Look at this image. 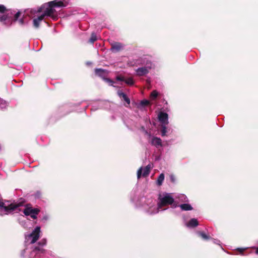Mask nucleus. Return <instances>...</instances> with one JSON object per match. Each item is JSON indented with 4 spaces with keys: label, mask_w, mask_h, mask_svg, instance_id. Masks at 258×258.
<instances>
[{
    "label": "nucleus",
    "mask_w": 258,
    "mask_h": 258,
    "mask_svg": "<svg viewBox=\"0 0 258 258\" xmlns=\"http://www.w3.org/2000/svg\"><path fill=\"white\" fill-rule=\"evenodd\" d=\"M158 95V92L156 90L153 91L150 94V97L152 99H155Z\"/></svg>",
    "instance_id": "nucleus-21"
},
{
    "label": "nucleus",
    "mask_w": 258,
    "mask_h": 258,
    "mask_svg": "<svg viewBox=\"0 0 258 258\" xmlns=\"http://www.w3.org/2000/svg\"><path fill=\"white\" fill-rule=\"evenodd\" d=\"M161 132L162 136H165L166 133V127L164 125H162V128L161 130Z\"/></svg>",
    "instance_id": "nucleus-24"
},
{
    "label": "nucleus",
    "mask_w": 258,
    "mask_h": 258,
    "mask_svg": "<svg viewBox=\"0 0 258 258\" xmlns=\"http://www.w3.org/2000/svg\"><path fill=\"white\" fill-rule=\"evenodd\" d=\"M118 95L119 97L122 98L128 105H130V99L124 93L122 92H118Z\"/></svg>",
    "instance_id": "nucleus-15"
},
{
    "label": "nucleus",
    "mask_w": 258,
    "mask_h": 258,
    "mask_svg": "<svg viewBox=\"0 0 258 258\" xmlns=\"http://www.w3.org/2000/svg\"><path fill=\"white\" fill-rule=\"evenodd\" d=\"M43 16H40L38 18H35L33 19V26L35 28H38L39 26V23L40 22L43 20Z\"/></svg>",
    "instance_id": "nucleus-13"
},
{
    "label": "nucleus",
    "mask_w": 258,
    "mask_h": 258,
    "mask_svg": "<svg viewBox=\"0 0 258 258\" xmlns=\"http://www.w3.org/2000/svg\"><path fill=\"white\" fill-rule=\"evenodd\" d=\"M22 205V203L18 204L12 203L8 206H5L4 203L0 199V208H2V211L4 210V214H8L16 210L17 208Z\"/></svg>",
    "instance_id": "nucleus-2"
},
{
    "label": "nucleus",
    "mask_w": 258,
    "mask_h": 258,
    "mask_svg": "<svg viewBox=\"0 0 258 258\" xmlns=\"http://www.w3.org/2000/svg\"><path fill=\"white\" fill-rule=\"evenodd\" d=\"M107 73V71L106 70H104L102 69H95V74L96 76L100 77L104 79H105V76Z\"/></svg>",
    "instance_id": "nucleus-10"
},
{
    "label": "nucleus",
    "mask_w": 258,
    "mask_h": 258,
    "mask_svg": "<svg viewBox=\"0 0 258 258\" xmlns=\"http://www.w3.org/2000/svg\"><path fill=\"white\" fill-rule=\"evenodd\" d=\"M19 22L21 24H22V25L23 24H24V20L23 19H20Z\"/></svg>",
    "instance_id": "nucleus-35"
},
{
    "label": "nucleus",
    "mask_w": 258,
    "mask_h": 258,
    "mask_svg": "<svg viewBox=\"0 0 258 258\" xmlns=\"http://www.w3.org/2000/svg\"><path fill=\"white\" fill-rule=\"evenodd\" d=\"M148 64H150L151 66L139 68L138 69H137L136 71L137 75L139 76H143L149 73V70L148 68L151 69L152 65L151 62L150 61L149 63H146V65H148Z\"/></svg>",
    "instance_id": "nucleus-5"
},
{
    "label": "nucleus",
    "mask_w": 258,
    "mask_h": 258,
    "mask_svg": "<svg viewBox=\"0 0 258 258\" xmlns=\"http://www.w3.org/2000/svg\"><path fill=\"white\" fill-rule=\"evenodd\" d=\"M159 120L163 124H167L168 115L167 113L161 112L158 114Z\"/></svg>",
    "instance_id": "nucleus-8"
},
{
    "label": "nucleus",
    "mask_w": 258,
    "mask_h": 258,
    "mask_svg": "<svg viewBox=\"0 0 258 258\" xmlns=\"http://www.w3.org/2000/svg\"><path fill=\"white\" fill-rule=\"evenodd\" d=\"M45 6H47V4H44L43 6L39 8L37 11L38 12L40 13L42 11L43 9L45 8Z\"/></svg>",
    "instance_id": "nucleus-32"
},
{
    "label": "nucleus",
    "mask_w": 258,
    "mask_h": 258,
    "mask_svg": "<svg viewBox=\"0 0 258 258\" xmlns=\"http://www.w3.org/2000/svg\"><path fill=\"white\" fill-rule=\"evenodd\" d=\"M111 50L113 52H119L123 48V44L118 42H113L111 43Z\"/></svg>",
    "instance_id": "nucleus-6"
},
{
    "label": "nucleus",
    "mask_w": 258,
    "mask_h": 258,
    "mask_svg": "<svg viewBox=\"0 0 258 258\" xmlns=\"http://www.w3.org/2000/svg\"><path fill=\"white\" fill-rule=\"evenodd\" d=\"M142 170H143L142 167L138 169V172H137V177H138V179H139L141 177V175H142Z\"/></svg>",
    "instance_id": "nucleus-29"
},
{
    "label": "nucleus",
    "mask_w": 258,
    "mask_h": 258,
    "mask_svg": "<svg viewBox=\"0 0 258 258\" xmlns=\"http://www.w3.org/2000/svg\"><path fill=\"white\" fill-rule=\"evenodd\" d=\"M178 207H179L182 211H190L193 209L192 206L188 204H181L178 205Z\"/></svg>",
    "instance_id": "nucleus-14"
},
{
    "label": "nucleus",
    "mask_w": 258,
    "mask_h": 258,
    "mask_svg": "<svg viewBox=\"0 0 258 258\" xmlns=\"http://www.w3.org/2000/svg\"><path fill=\"white\" fill-rule=\"evenodd\" d=\"M170 179L172 182H175V177L173 175H171L170 176Z\"/></svg>",
    "instance_id": "nucleus-33"
},
{
    "label": "nucleus",
    "mask_w": 258,
    "mask_h": 258,
    "mask_svg": "<svg viewBox=\"0 0 258 258\" xmlns=\"http://www.w3.org/2000/svg\"><path fill=\"white\" fill-rule=\"evenodd\" d=\"M116 79L117 81H118L124 82L125 78L122 76L119 75V76H116Z\"/></svg>",
    "instance_id": "nucleus-28"
},
{
    "label": "nucleus",
    "mask_w": 258,
    "mask_h": 258,
    "mask_svg": "<svg viewBox=\"0 0 258 258\" xmlns=\"http://www.w3.org/2000/svg\"><path fill=\"white\" fill-rule=\"evenodd\" d=\"M47 6H49L50 7H64L65 5L63 4L62 1H53L49 2L47 3Z\"/></svg>",
    "instance_id": "nucleus-9"
},
{
    "label": "nucleus",
    "mask_w": 258,
    "mask_h": 258,
    "mask_svg": "<svg viewBox=\"0 0 258 258\" xmlns=\"http://www.w3.org/2000/svg\"><path fill=\"white\" fill-rule=\"evenodd\" d=\"M37 215V214H31V215H29L31 216V217L32 218H33V219H36V218H37V216H36V215Z\"/></svg>",
    "instance_id": "nucleus-34"
},
{
    "label": "nucleus",
    "mask_w": 258,
    "mask_h": 258,
    "mask_svg": "<svg viewBox=\"0 0 258 258\" xmlns=\"http://www.w3.org/2000/svg\"><path fill=\"white\" fill-rule=\"evenodd\" d=\"M150 169H151V166L150 165L146 166L145 167V168L144 169V171H143V173L142 174L143 176L146 177V176H148V175L149 174L150 172Z\"/></svg>",
    "instance_id": "nucleus-17"
},
{
    "label": "nucleus",
    "mask_w": 258,
    "mask_h": 258,
    "mask_svg": "<svg viewBox=\"0 0 258 258\" xmlns=\"http://www.w3.org/2000/svg\"><path fill=\"white\" fill-rule=\"evenodd\" d=\"M255 253L258 254V247L256 248V251H255Z\"/></svg>",
    "instance_id": "nucleus-36"
},
{
    "label": "nucleus",
    "mask_w": 258,
    "mask_h": 258,
    "mask_svg": "<svg viewBox=\"0 0 258 258\" xmlns=\"http://www.w3.org/2000/svg\"><path fill=\"white\" fill-rule=\"evenodd\" d=\"M96 40H97L96 35L95 33H92L91 34V37H90V38L89 39V42L92 43H93Z\"/></svg>",
    "instance_id": "nucleus-20"
},
{
    "label": "nucleus",
    "mask_w": 258,
    "mask_h": 258,
    "mask_svg": "<svg viewBox=\"0 0 258 258\" xmlns=\"http://www.w3.org/2000/svg\"><path fill=\"white\" fill-rule=\"evenodd\" d=\"M8 18V16L7 15H4L3 16H0V22H4Z\"/></svg>",
    "instance_id": "nucleus-25"
},
{
    "label": "nucleus",
    "mask_w": 258,
    "mask_h": 258,
    "mask_svg": "<svg viewBox=\"0 0 258 258\" xmlns=\"http://www.w3.org/2000/svg\"><path fill=\"white\" fill-rule=\"evenodd\" d=\"M46 243V240L45 239L41 240L40 241L38 242V244L42 246L45 245Z\"/></svg>",
    "instance_id": "nucleus-31"
},
{
    "label": "nucleus",
    "mask_w": 258,
    "mask_h": 258,
    "mask_svg": "<svg viewBox=\"0 0 258 258\" xmlns=\"http://www.w3.org/2000/svg\"><path fill=\"white\" fill-rule=\"evenodd\" d=\"M45 250L44 249L41 248L38 246L35 247L32 251L34 252H36L37 251H40L41 253H43Z\"/></svg>",
    "instance_id": "nucleus-22"
},
{
    "label": "nucleus",
    "mask_w": 258,
    "mask_h": 258,
    "mask_svg": "<svg viewBox=\"0 0 258 258\" xmlns=\"http://www.w3.org/2000/svg\"><path fill=\"white\" fill-rule=\"evenodd\" d=\"M21 14V13L20 12H18L14 16L13 21L16 22L20 16Z\"/></svg>",
    "instance_id": "nucleus-27"
},
{
    "label": "nucleus",
    "mask_w": 258,
    "mask_h": 258,
    "mask_svg": "<svg viewBox=\"0 0 258 258\" xmlns=\"http://www.w3.org/2000/svg\"><path fill=\"white\" fill-rule=\"evenodd\" d=\"M124 82L128 85L132 86L134 84V81L132 77L125 78Z\"/></svg>",
    "instance_id": "nucleus-19"
},
{
    "label": "nucleus",
    "mask_w": 258,
    "mask_h": 258,
    "mask_svg": "<svg viewBox=\"0 0 258 258\" xmlns=\"http://www.w3.org/2000/svg\"><path fill=\"white\" fill-rule=\"evenodd\" d=\"M198 235L204 240H208L210 239L211 237L209 235H207L204 232L199 231L198 232Z\"/></svg>",
    "instance_id": "nucleus-16"
},
{
    "label": "nucleus",
    "mask_w": 258,
    "mask_h": 258,
    "mask_svg": "<svg viewBox=\"0 0 258 258\" xmlns=\"http://www.w3.org/2000/svg\"><path fill=\"white\" fill-rule=\"evenodd\" d=\"M55 12V9L48 6V7L45 9L43 14L41 15V16H43L44 18L45 16H49L51 17L53 19L55 20L57 19V15L54 14Z\"/></svg>",
    "instance_id": "nucleus-4"
},
{
    "label": "nucleus",
    "mask_w": 258,
    "mask_h": 258,
    "mask_svg": "<svg viewBox=\"0 0 258 258\" xmlns=\"http://www.w3.org/2000/svg\"><path fill=\"white\" fill-rule=\"evenodd\" d=\"M104 80L106 81V82L109 83L110 85L113 86L114 82L112 80L109 78H105Z\"/></svg>",
    "instance_id": "nucleus-30"
},
{
    "label": "nucleus",
    "mask_w": 258,
    "mask_h": 258,
    "mask_svg": "<svg viewBox=\"0 0 258 258\" xmlns=\"http://www.w3.org/2000/svg\"><path fill=\"white\" fill-rule=\"evenodd\" d=\"M40 233V227L37 226L34 230L29 235V237H32V239L30 242L31 244L35 243L39 238Z\"/></svg>",
    "instance_id": "nucleus-3"
},
{
    "label": "nucleus",
    "mask_w": 258,
    "mask_h": 258,
    "mask_svg": "<svg viewBox=\"0 0 258 258\" xmlns=\"http://www.w3.org/2000/svg\"><path fill=\"white\" fill-rule=\"evenodd\" d=\"M199 225V222L197 219L192 218L190 219L189 222L187 223L186 225L187 227H195Z\"/></svg>",
    "instance_id": "nucleus-12"
},
{
    "label": "nucleus",
    "mask_w": 258,
    "mask_h": 258,
    "mask_svg": "<svg viewBox=\"0 0 258 258\" xmlns=\"http://www.w3.org/2000/svg\"><path fill=\"white\" fill-rule=\"evenodd\" d=\"M158 199L159 200V202L158 203V209H161L162 207L168 205H171V207L173 208L178 206L177 204L175 203L174 199L170 194L165 193L162 197L160 195Z\"/></svg>",
    "instance_id": "nucleus-1"
},
{
    "label": "nucleus",
    "mask_w": 258,
    "mask_h": 258,
    "mask_svg": "<svg viewBox=\"0 0 258 258\" xmlns=\"http://www.w3.org/2000/svg\"><path fill=\"white\" fill-rule=\"evenodd\" d=\"M151 144L157 148L162 146L161 140L159 138L157 137H154L152 139Z\"/></svg>",
    "instance_id": "nucleus-11"
},
{
    "label": "nucleus",
    "mask_w": 258,
    "mask_h": 258,
    "mask_svg": "<svg viewBox=\"0 0 258 258\" xmlns=\"http://www.w3.org/2000/svg\"><path fill=\"white\" fill-rule=\"evenodd\" d=\"M140 104L143 106H146L150 104V102L147 100H143L141 101Z\"/></svg>",
    "instance_id": "nucleus-23"
},
{
    "label": "nucleus",
    "mask_w": 258,
    "mask_h": 258,
    "mask_svg": "<svg viewBox=\"0 0 258 258\" xmlns=\"http://www.w3.org/2000/svg\"><path fill=\"white\" fill-rule=\"evenodd\" d=\"M40 210L39 209L27 207L24 209L23 213L25 215L29 216V215L33 214H38Z\"/></svg>",
    "instance_id": "nucleus-7"
},
{
    "label": "nucleus",
    "mask_w": 258,
    "mask_h": 258,
    "mask_svg": "<svg viewBox=\"0 0 258 258\" xmlns=\"http://www.w3.org/2000/svg\"><path fill=\"white\" fill-rule=\"evenodd\" d=\"M7 10L4 5H0V13H4Z\"/></svg>",
    "instance_id": "nucleus-26"
},
{
    "label": "nucleus",
    "mask_w": 258,
    "mask_h": 258,
    "mask_svg": "<svg viewBox=\"0 0 258 258\" xmlns=\"http://www.w3.org/2000/svg\"><path fill=\"white\" fill-rule=\"evenodd\" d=\"M164 179V174L163 173L160 174L157 178V184L159 186L161 185L162 184Z\"/></svg>",
    "instance_id": "nucleus-18"
}]
</instances>
